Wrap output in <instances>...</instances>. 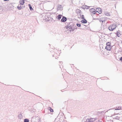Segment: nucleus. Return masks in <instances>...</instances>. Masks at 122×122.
<instances>
[{
  "label": "nucleus",
  "instance_id": "f257e3e1",
  "mask_svg": "<svg viewBox=\"0 0 122 122\" xmlns=\"http://www.w3.org/2000/svg\"><path fill=\"white\" fill-rule=\"evenodd\" d=\"M66 28L68 30L69 29H71L69 30L70 32L72 30V31H73L75 29H77V27L76 25L73 24V23L71 22L68 24L66 26Z\"/></svg>",
  "mask_w": 122,
  "mask_h": 122
},
{
  "label": "nucleus",
  "instance_id": "f03ea898",
  "mask_svg": "<svg viewBox=\"0 0 122 122\" xmlns=\"http://www.w3.org/2000/svg\"><path fill=\"white\" fill-rule=\"evenodd\" d=\"M107 46L106 47V49L107 50L110 51L111 50V43L109 42H107L106 43Z\"/></svg>",
  "mask_w": 122,
  "mask_h": 122
},
{
  "label": "nucleus",
  "instance_id": "7ed1b4c3",
  "mask_svg": "<svg viewBox=\"0 0 122 122\" xmlns=\"http://www.w3.org/2000/svg\"><path fill=\"white\" fill-rule=\"evenodd\" d=\"M116 27V25L114 24L111 25L108 28L109 30L110 31H112L114 30Z\"/></svg>",
  "mask_w": 122,
  "mask_h": 122
},
{
  "label": "nucleus",
  "instance_id": "20e7f679",
  "mask_svg": "<svg viewBox=\"0 0 122 122\" xmlns=\"http://www.w3.org/2000/svg\"><path fill=\"white\" fill-rule=\"evenodd\" d=\"M67 20V18L66 17L63 16L61 20V22H65Z\"/></svg>",
  "mask_w": 122,
  "mask_h": 122
},
{
  "label": "nucleus",
  "instance_id": "39448f33",
  "mask_svg": "<svg viewBox=\"0 0 122 122\" xmlns=\"http://www.w3.org/2000/svg\"><path fill=\"white\" fill-rule=\"evenodd\" d=\"M57 9L58 10H62V8L61 5L60 4L58 5L57 8Z\"/></svg>",
  "mask_w": 122,
  "mask_h": 122
},
{
  "label": "nucleus",
  "instance_id": "423d86ee",
  "mask_svg": "<svg viewBox=\"0 0 122 122\" xmlns=\"http://www.w3.org/2000/svg\"><path fill=\"white\" fill-rule=\"evenodd\" d=\"M96 10H97V12H98L99 14H101L102 13V9L100 8H97Z\"/></svg>",
  "mask_w": 122,
  "mask_h": 122
},
{
  "label": "nucleus",
  "instance_id": "0eeeda50",
  "mask_svg": "<svg viewBox=\"0 0 122 122\" xmlns=\"http://www.w3.org/2000/svg\"><path fill=\"white\" fill-rule=\"evenodd\" d=\"M76 11L77 13L80 14V17L81 16V11L79 9H77L76 10Z\"/></svg>",
  "mask_w": 122,
  "mask_h": 122
},
{
  "label": "nucleus",
  "instance_id": "6e6552de",
  "mask_svg": "<svg viewBox=\"0 0 122 122\" xmlns=\"http://www.w3.org/2000/svg\"><path fill=\"white\" fill-rule=\"evenodd\" d=\"M19 2L20 5H23L25 3L24 0H20Z\"/></svg>",
  "mask_w": 122,
  "mask_h": 122
},
{
  "label": "nucleus",
  "instance_id": "1a4fd4ad",
  "mask_svg": "<svg viewBox=\"0 0 122 122\" xmlns=\"http://www.w3.org/2000/svg\"><path fill=\"white\" fill-rule=\"evenodd\" d=\"M81 22L85 24L87 22V21L86 19H84V20H82L81 21Z\"/></svg>",
  "mask_w": 122,
  "mask_h": 122
},
{
  "label": "nucleus",
  "instance_id": "9d476101",
  "mask_svg": "<svg viewBox=\"0 0 122 122\" xmlns=\"http://www.w3.org/2000/svg\"><path fill=\"white\" fill-rule=\"evenodd\" d=\"M18 117L19 119H21L22 118V116L21 113H20V114L18 115Z\"/></svg>",
  "mask_w": 122,
  "mask_h": 122
},
{
  "label": "nucleus",
  "instance_id": "9b49d317",
  "mask_svg": "<svg viewBox=\"0 0 122 122\" xmlns=\"http://www.w3.org/2000/svg\"><path fill=\"white\" fill-rule=\"evenodd\" d=\"M62 15H59L57 16V18L58 20H60L62 17Z\"/></svg>",
  "mask_w": 122,
  "mask_h": 122
},
{
  "label": "nucleus",
  "instance_id": "f8f14e48",
  "mask_svg": "<svg viewBox=\"0 0 122 122\" xmlns=\"http://www.w3.org/2000/svg\"><path fill=\"white\" fill-rule=\"evenodd\" d=\"M96 118H90V122H92L95 121V120H97Z\"/></svg>",
  "mask_w": 122,
  "mask_h": 122
},
{
  "label": "nucleus",
  "instance_id": "ddd939ff",
  "mask_svg": "<svg viewBox=\"0 0 122 122\" xmlns=\"http://www.w3.org/2000/svg\"><path fill=\"white\" fill-rule=\"evenodd\" d=\"M116 35L118 37H120V36L121 35V34L120 32L118 31H117V33H116Z\"/></svg>",
  "mask_w": 122,
  "mask_h": 122
},
{
  "label": "nucleus",
  "instance_id": "4468645a",
  "mask_svg": "<svg viewBox=\"0 0 122 122\" xmlns=\"http://www.w3.org/2000/svg\"><path fill=\"white\" fill-rule=\"evenodd\" d=\"M121 107H116V108L115 109L116 110H121Z\"/></svg>",
  "mask_w": 122,
  "mask_h": 122
},
{
  "label": "nucleus",
  "instance_id": "2eb2a0df",
  "mask_svg": "<svg viewBox=\"0 0 122 122\" xmlns=\"http://www.w3.org/2000/svg\"><path fill=\"white\" fill-rule=\"evenodd\" d=\"M48 109L51 112H53V109H52L50 107H48Z\"/></svg>",
  "mask_w": 122,
  "mask_h": 122
},
{
  "label": "nucleus",
  "instance_id": "dca6fc26",
  "mask_svg": "<svg viewBox=\"0 0 122 122\" xmlns=\"http://www.w3.org/2000/svg\"><path fill=\"white\" fill-rule=\"evenodd\" d=\"M24 121V122H29V120L27 119H25Z\"/></svg>",
  "mask_w": 122,
  "mask_h": 122
},
{
  "label": "nucleus",
  "instance_id": "f3484780",
  "mask_svg": "<svg viewBox=\"0 0 122 122\" xmlns=\"http://www.w3.org/2000/svg\"><path fill=\"white\" fill-rule=\"evenodd\" d=\"M94 10H95L94 9L92 8V9H91L90 10V12H91V13H92L93 12V11H94Z\"/></svg>",
  "mask_w": 122,
  "mask_h": 122
},
{
  "label": "nucleus",
  "instance_id": "a211bd4d",
  "mask_svg": "<svg viewBox=\"0 0 122 122\" xmlns=\"http://www.w3.org/2000/svg\"><path fill=\"white\" fill-rule=\"evenodd\" d=\"M105 15L107 16H109L110 15L109 13H107V12H105Z\"/></svg>",
  "mask_w": 122,
  "mask_h": 122
},
{
  "label": "nucleus",
  "instance_id": "6ab92c4d",
  "mask_svg": "<svg viewBox=\"0 0 122 122\" xmlns=\"http://www.w3.org/2000/svg\"><path fill=\"white\" fill-rule=\"evenodd\" d=\"M90 119H86V121H85V122H90Z\"/></svg>",
  "mask_w": 122,
  "mask_h": 122
},
{
  "label": "nucleus",
  "instance_id": "aec40b11",
  "mask_svg": "<svg viewBox=\"0 0 122 122\" xmlns=\"http://www.w3.org/2000/svg\"><path fill=\"white\" fill-rule=\"evenodd\" d=\"M22 5H20V7L21 9H22L23 8L25 7V6H23V5L22 6Z\"/></svg>",
  "mask_w": 122,
  "mask_h": 122
},
{
  "label": "nucleus",
  "instance_id": "412c9836",
  "mask_svg": "<svg viewBox=\"0 0 122 122\" xmlns=\"http://www.w3.org/2000/svg\"><path fill=\"white\" fill-rule=\"evenodd\" d=\"M76 25L78 27H80L81 26V24H77Z\"/></svg>",
  "mask_w": 122,
  "mask_h": 122
},
{
  "label": "nucleus",
  "instance_id": "4be33fe9",
  "mask_svg": "<svg viewBox=\"0 0 122 122\" xmlns=\"http://www.w3.org/2000/svg\"><path fill=\"white\" fill-rule=\"evenodd\" d=\"M20 6H19V5L17 7V8L19 10H21V9L20 8Z\"/></svg>",
  "mask_w": 122,
  "mask_h": 122
},
{
  "label": "nucleus",
  "instance_id": "5701e85b",
  "mask_svg": "<svg viewBox=\"0 0 122 122\" xmlns=\"http://www.w3.org/2000/svg\"><path fill=\"white\" fill-rule=\"evenodd\" d=\"M99 21L100 22L101 21L102 23L104 21V20H102L101 19H100Z\"/></svg>",
  "mask_w": 122,
  "mask_h": 122
},
{
  "label": "nucleus",
  "instance_id": "b1692460",
  "mask_svg": "<svg viewBox=\"0 0 122 122\" xmlns=\"http://www.w3.org/2000/svg\"><path fill=\"white\" fill-rule=\"evenodd\" d=\"M97 12V11H96L95 10L93 11V12L92 13L93 14H96V12Z\"/></svg>",
  "mask_w": 122,
  "mask_h": 122
},
{
  "label": "nucleus",
  "instance_id": "393cba45",
  "mask_svg": "<svg viewBox=\"0 0 122 122\" xmlns=\"http://www.w3.org/2000/svg\"><path fill=\"white\" fill-rule=\"evenodd\" d=\"M30 10H33V9L32 8V7L31 6L30 7H29Z\"/></svg>",
  "mask_w": 122,
  "mask_h": 122
},
{
  "label": "nucleus",
  "instance_id": "a878e982",
  "mask_svg": "<svg viewBox=\"0 0 122 122\" xmlns=\"http://www.w3.org/2000/svg\"><path fill=\"white\" fill-rule=\"evenodd\" d=\"M85 6H86L85 8L87 9H89V8L90 7H89L87 6L86 5H85Z\"/></svg>",
  "mask_w": 122,
  "mask_h": 122
},
{
  "label": "nucleus",
  "instance_id": "bb28decb",
  "mask_svg": "<svg viewBox=\"0 0 122 122\" xmlns=\"http://www.w3.org/2000/svg\"><path fill=\"white\" fill-rule=\"evenodd\" d=\"M81 16H82L81 18L82 19H85L84 18V16L83 15H82Z\"/></svg>",
  "mask_w": 122,
  "mask_h": 122
},
{
  "label": "nucleus",
  "instance_id": "cd10ccee",
  "mask_svg": "<svg viewBox=\"0 0 122 122\" xmlns=\"http://www.w3.org/2000/svg\"><path fill=\"white\" fill-rule=\"evenodd\" d=\"M120 60L122 62V57H121L120 59Z\"/></svg>",
  "mask_w": 122,
  "mask_h": 122
},
{
  "label": "nucleus",
  "instance_id": "c85d7f7f",
  "mask_svg": "<svg viewBox=\"0 0 122 122\" xmlns=\"http://www.w3.org/2000/svg\"><path fill=\"white\" fill-rule=\"evenodd\" d=\"M98 121H99V122H102V120H101L100 121V120H98Z\"/></svg>",
  "mask_w": 122,
  "mask_h": 122
},
{
  "label": "nucleus",
  "instance_id": "c756f323",
  "mask_svg": "<svg viewBox=\"0 0 122 122\" xmlns=\"http://www.w3.org/2000/svg\"><path fill=\"white\" fill-rule=\"evenodd\" d=\"M28 5H29V7H30L31 6V5L30 4H29Z\"/></svg>",
  "mask_w": 122,
  "mask_h": 122
},
{
  "label": "nucleus",
  "instance_id": "7c9ffc66",
  "mask_svg": "<svg viewBox=\"0 0 122 122\" xmlns=\"http://www.w3.org/2000/svg\"><path fill=\"white\" fill-rule=\"evenodd\" d=\"M38 121L39 122V121H40V119H38Z\"/></svg>",
  "mask_w": 122,
  "mask_h": 122
},
{
  "label": "nucleus",
  "instance_id": "2f4dec72",
  "mask_svg": "<svg viewBox=\"0 0 122 122\" xmlns=\"http://www.w3.org/2000/svg\"><path fill=\"white\" fill-rule=\"evenodd\" d=\"M3 0L5 1H8L9 0Z\"/></svg>",
  "mask_w": 122,
  "mask_h": 122
},
{
  "label": "nucleus",
  "instance_id": "473e14b6",
  "mask_svg": "<svg viewBox=\"0 0 122 122\" xmlns=\"http://www.w3.org/2000/svg\"><path fill=\"white\" fill-rule=\"evenodd\" d=\"M121 110H122V107H121Z\"/></svg>",
  "mask_w": 122,
  "mask_h": 122
},
{
  "label": "nucleus",
  "instance_id": "72a5a7b5",
  "mask_svg": "<svg viewBox=\"0 0 122 122\" xmlns=\"http://www.w3.org/2000/svg\"><path fill=\"white\" fill-rule=\"evenodd\" d=\"M94 19V20H96V19Z\"/></svg>",
  "mask_w": 122,
  "mask_h": 122
}]
</instances>
